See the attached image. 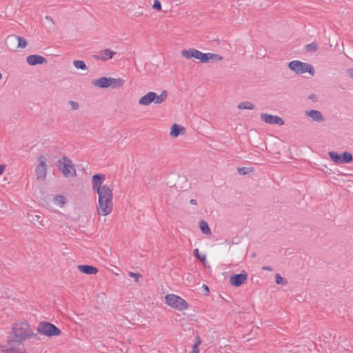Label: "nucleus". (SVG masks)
I'll use <instances>...</instances> for the list:
<instances>
[{"label": "nucleus", "mask_w": 353, "mask_h": 353, "mask_svg": "<svg viewBox=\"0 0 353 353\" xmlns=\"http://www.w3.org/2000/svg\"><path fill=\"white\" fill-rule=\"evenodd\" d=\"M199 225L200 230H201V232L203 234H210L211 231H210V229L208 224L206 221H200Z\"/></svg>", "instance_id": "nucleus-21"}, {"label": "nucleus", "mask_w": 353, "mask_h": 353, "mask_svg": "<svg viewBox=\"0 0 353 353\" xmlns=\"http://www.w3.org/2000/svg\"><path fill=\"white\" fill-rule=\"evenodd\" d=\"M46 20H48V21H51L52 23H54L53 19H52V18L51 17H50V16H46Z\"/></svg>", "instance_id": "nucleus-40"}, {"label": "nucleus", "mask_w": 353, "mask_h": 353, "mask_svg": "<svg viewBox=\"0 0 353 353\" xmlns=\"http://www.w3.org/2000/svg\"><path fill=\"white\" fill-rule=\"evenodd\" d=\"M17 35L15 34H10L8 35L6 40L5 43L6 46L12 51H16L17 49Z\"/></svg>", "instance_id": "nucleus-14"}, {"label": "nucleus", "mask_w": 353, "mask_h": 353, "mask_svg": "<svg viewBox=\"0 0 353 353\" xmlns=\"http://www.w3.org/2000/svg\"><path fill=\"white\" fill-rule=\"evenodd\" d=\"M26 61L30 65H36L46 63L47 59L39 54H31L26 57Z\"/></svg>", "instance_id": "nucleus-13"}, {"label": "nucleus", "mask_w": 353, "mask_h": 353, "mask_svg": "<svg viewBox=\"0 0 353 353\" xmlns=\"http://www.w3.org/2000/svg\"><path fill=\"white\" fill-rule=\"evenodd\" d=\"M1 78H2V74H1V73H0V80L1 79Z\"/></svg>", "instance_id": "nucleus-43"}, {"label": "nucleus", "mask_w": 353, "mask_h": 353, "mask_svg": "<svg viewBox=\"0 0 353 353\" xmlns=\"http://www.w3.org/2000/svg\"><path fill=\"white\" fill-rule=\"evenodd\" d=\"M185 128L177 124H174L170 132V135L172 137H177L180 134L185 133Z\"/></svg>", "instance_id": "nucleus-17"}, {"label": "nucleus", "mask_w": 353, "mask_h": 353, "mask_svg": "<svg viewBox=\"0 0 353 353\" xmlns=\"http://www.w3.org/2000/svg\"><path fill=\"white\" fill-rule=\"evenodd\" d=\"M248 279L245 272L234 274L230 278V283L235 287H239L244 283Z\"/></svg>", "instance_id": "nucleus-12"}, {"label": "nucleus", "mask_w": 353, "mask_h": 353, "mask_svg": "<svg viewBox=\"0 0 353 353\" xmlns=\"http://www.w3.org/2000/svg\"><path fill=\"white\" fill-rule=\"evenodd\" d=\"M116 54V52L110 49H105L101 51V59L103 61H107L111 59Z\"/></svg>", "instance_id": "nucleus-18"}, {"label": "nucleus", "mask_w": 353, "mask_h": 353, "mask_svg": "<svg viewBox=\"0 0 353 353\" xmlns=\"http://www.w3.org/2000/svg\"><path fill=\"white\" fill-rule=\"evenodd\" d=\"M57 163L59 170L65 176L69 177L76 176V170L74 168L72 161L67 157H62Z\"/></svg>", "instance_id": "nucleus-7"}, {"label": "nucleus", "mask_w": 353, "mask_h": 353, "mask_svg": "<svg viewBox=\"0 0 353 353\" xmlns=\"http://www.w3.org/2000/svg\"><path fill=\"white\" fill-rule=\"evenodd\" d=\"M201 341L198 338L196 343L193 345L192 352L190 353H199L198 346L200 345Z\"/></svg>", "instance_id": "nucleus-33"}, {"label": "nucleus", "mask_w": 353, "mask_h": 353, "mask_svg": "<svg viewBox=\"0 0 353 353\" xmlns=\"http://www.w3.org/2000/svg\"><path fill=\"white\" fill-rule=\"evenodd\" d=\"M69 103L71 106V108L74 110H77L79 107V103L76 101H70Z\"/></svg>", "instance_id": "nucleus-35"}, {"label": "nucleus", "mask_w": 353, "mask_h": 353, "mask_svg": "<svg viewBox=\"0 0 353 353\" xmlns=\"http://www.w3.org/2000/svg\"><path fill=\"white\" fill-rule=\"evenodd\" d=\"M17 38L18 39L17 43V49L25 48L28 45L27 41L23 37L21 36H17Z\"/></svg>", "instance_id": "nucleus-25"}, {"label": "nucleus", "mask_w": 353, "mask_h": 353, "mask_svg": "<svg viewBox=\"0 0 353 353\" xmlns=\"http://www.w3.org/2000/svg\"><path fill=\"white\" fill-rule=\"evenodd\" d=\"M167 98V91L163 90L161 94L158 95L155 92H149L145 95L139 99V103L141 105H148L152 102L159 104L163 102Z\"/></svg>", "instance_id": "nucleus-5"}, {"label": "nucleus", "mask_w": 353, "mask_h": 353, "mask_svg": "<svg viewBox=\"0 0 353 353\" xmlns=\"http://www.w3.org/2000/svg\"><path fill=\"white\" fill-rule=\"evenodd\" d=\"M129 276L134 279L135 281L138 283L139 281V279L141 277V275L138 273H134L132 272H129Z\"/></svg>", "instance_id": "nucleus-32"}, {"label": "nucleus", "mask_w": 353, "mask_h": 353, "mask_svg": "<svg viewBox=\"0 0 353 353\" xmlns=\"http://www.w3.org/2000/svg\"><path fill=\"white\" fill-rule=\"evenodd\" d=\"M33 334L29 330V325L27 323L23 322L19 324H16L13 327L12 337L8 339V343L15 342L21 343L27 338L32 336Z\"/></svg>", "instance_id": "nucleus-3"}, {"label": "nucleus", "mask_w": 353, "mask_h": 353, "mask_svg": "<svg viewBox=\"0 0 353 353\" xmlns=\"http://www.w3.org/2000/svg\"><path fill=\"white\" fill-rule=\"evenodd\" d=\"M181 55L188 59H196L199 62L206 63L207 53H203L195 48H189L188 50H183L181 52Z\"/></svg>", "instance_id": "nucleus-9"}, {"label": "nucleus", "mask_w": 353, "mask_h": 353, "mask_svg": "<svg viewBox=\"0 0 353 353\" xmlns=\"http://www.w3.org/2000/svg\"><path fill=\"white\" fill-rule=\"evenodd\" d=\"M0 349L1 350L2 352H16V353H24V350L23 349H21L19 351H17V350L14 347H8L7 345H0Z\"/></svg>", "instance_id": "nucleus-24"}, {"label": "nucleus", "mask_w": 353, "mask_h": 353, "mask_svg": "<svg viewBox=\"0 0 353 353\" xmlns=\"http://www.w3.org/2000/svg\"><path fill=\"white\" fill-rule=\"evenodd\" d=\"M254 105L250 101H243L238 105V108L240 110H253Z\"/></svg>", "instance_id": "nucleus-23"}, {"label": "nucleus", "mask_w": 353, "mask_h": 353, "mask_svg": "<svg viewBox=\"0 0 353 353\" xmlns=\"http://www.w3.org/2000/svg\"><path fill=\"white\" fill-rule=\"evenodd\" d=\"M153 8L157 10H161V3L159 0H154L153 6Z\"/></svg>", "instance_id": "nucleus-34"}, {"label": "nucleus", "mask_w": 353, "mask_h": 353, "mask_svg": "<svg viewBox=\"0 0 353 353\" xmlns=\"http://www.w3.org/2000/svg\"><path fill=\"white\" fill-rule=\"evenodd\" d=\"M275 282L278 285L287 284V281L284 278H283L279 274H275Z\"/></svg>", "instance_id": "nucleus-29"}, {"label": "nucleus", "mask_w": 353, "mask_h": 353, "mask_svg": "<svg viewBox=\"0 0 353 353\" xmlns=\"http://www.w3.org/2000/svg\"><path fill=\"white\" fill-rule=\"evenodd\" d=\"M73 65L77 69L87 70V65L83 61L75 60L73 61Z\"/></svg>", "instance_id": "nucleus-26"}, {"label": "nucleus", "mask_w": 353, "mask_h": 353, "mask_svg": "<svg viewBox=\"0 0 353 353\" xmlns=\"http://www.w3.org/2000/svg\"><path fill=\"white\" fill-rule=\"evenodd\" d=\"M347 72L349 77L353 79V68L348 69Z\"/></svg>", "instance_id": "nucleus-37"}, {"label": "nucleus", "mask_w": 353, "mask_h": 353, "mask_svg": "<svg viewBox=\"0 0 353 353\" xmlns=\"http://www.w3.org/2000/svg\"><path fill=\"white\" fill-rule=\"evenodd\" d=\"M341 157L342 163H348L353 161L352 154L349 152H344L341 154Z\"/></svg>", "instance_id": "nucleus-19"}, {"label": "nucleus", "mask_w": 353, "mask_h": 353, "mask_svg": "<svg viewBox=\"0 0 353 353\" xmlns=\"http://www.w3.org/2000/svg\"><path fill=\"white\" fill-rule=\"evenodd\" d=\"M194 254L195 255V256L199 259L202 262H204L205 261V254H201L199 252V250L197 248H196L194 250Z\"/></svg>", "instance_id": "nucleus-31"}, {"label": "nucleus", "mask_w": 353, "mask_h": 353, "mask_svg": "<svg viewBox=\"0 0 353 353\" xmlns=\"http://www.w3.org/2000/svg\"><path fill=\"white\" fill-rule=\"evenodd\" d=\"M92 189L97 192L99 196L98 214L100 216L110 214L113 208L112 189L107 185H103L105 176L103 174H94L92 179Z\"/></svg>", "instance_id": "nucleus-1"}, {"label": "nucleus", "mask_w": 353, "mask_h": 353, "mask_svg": "<svg viewBox=\"0 0 353 353\" xmlns=\"http://www.w3.org/2000/svg\"><path fill=\"white\" fill-rule=\"evenodd\" d=\"M6 166L4 165H0V174H2L5 170Z\"/></svg>", "instance_id": "nucleus-38"}, {"label": "nucleus", "mask_w": 353, "mask_h": 353, "mask_svg": "<svg viewBox=\"0 0 353 353\" xmlns=\"http://www.w3.org/2000/svg\"><path fill=\"white\" fill-rule=\"evenodd\" d=\"M78 270L88 275L96 274L98 272V269L97 268L89 265H79Z\"/></svg>", "instance_id": "nucleus-15"}, {"label": "nucleus", "mask_w": 353, "mask_h": 353, "mask_svg": "<svg viewBox=\"0 0 353 353\" xmlns=\"http://www.w3.org/2000/svg\"><path fill=\"white\" fill-rule=\"evenodd\" d=\"M237 171H238L239 174H240L241 175H245V174H247L252 172V168L241 167V168H238Z\"/></svg>", "instance_id": "nucleus-30"}, {"label": "nucleus", "mask_w": 353, "mask_h": 353, "mask_svg": "<svg viewBox=\"0 0 353 353\" xmlns=\"http://www.w3.org/2000/svg\"><path fill=\"white\" fill-rule=\"evenodd\" d=\"M190 203L191 204H192V205H196L197 204L196 201L195 199H190Z\"/></svg>", "instance_id": "nucleus-41"}, {"label": "nucleus", "mask_w": 353, "mask_h": 353, "mask_svg": "<svg viewBox=\"0 0 353 353\" xmlns=\"http://www.w3.org/2000/svg\"><path fill=\"white\" fill-rule=\"evenodd\" d=\"M262 270L272 271V268L270 266H263L262 268Z\"/></svg>", "instance_id": "nucleus-39"}, {"label": "nucleus", "mask_w": 353, "mask_h": 353, "mask_svg": "<svg viewBox=\"0 0 353 353\" xmlns=\"http://www.w3.org/2000/svg\"><path fill=\"white\" fill-rule=\"evenodd\" d=\"M38 161L39 163L36 167V175L37 179L43 180L46 179L47 173V167L46 164V158L44 156H39Z\"/></svg>", "instance_id": "nucleus-10"}, {"label": "nucleus", "mask_w": 353, "mask_h": 353, "mask_svg": "<svg viewBox=\"0 0 353 353\" xmlns=\"http://www.w3.org/2000/svg\"><path fill=\"white\" fill-rule=\"evenodd\" d=\"M203 287L204 288V290H206L208 292H209L208 287L205 284H203Z\"/></svg>", "instance_id": "nucleus-42"}, {"label": "nucleus", "mask_w": 353, "mask_h": 353, "mask_svg": "<svg viewBox=\"0 0 353 353\" xmlns=\"http://www.w3.org/2000/svg\"><path fill=\"white\" fill-rule=\"evenodd\" d=\"M91 84L99 88H119L121 87H131L134 85L132 83V79L125 75L123 77L113 78L103 77L91 81Z\"/></svg>", "instance_id": "nucleus-2"}, {"label": "nucleus", "mask_w": 353, "mask_h": 353, "mask_svg": "<svg viewBox=\"0 0 353 353\" xmlns=\"http://www.w3.org/2000/svg\"><path fill=\"white\" fill-rule=\"evenodd\" d=\"M54 202L57 205L62 206L65 203V198L63 196L58 195L54 198Z\"/></svg>", "instance_id": "nucleus-27"}, {"label": "nucleus", "mask_w": 353, "mask_h": 353, "mask_svg": "<svg viewBox=\"0 0 353 353\" xmlns=\"http://www.w3.org/2000/svg\"><path fill=\"white\" fill-rule=\"evenodd\" d=\"M288 67L290 70L293 71L297 74L307 72L311 76H314L315 72L314 68L311 64L304 63L299 60H294L289 62Z\"/></svg>", "instance_id": "nucleus-4"}, {"label": "nucleus", "mask_w": 353, "mask_h": 353, "mask_svg": "<svg viewBox=\"0 0 353 353\" xmlns=\"http://www.w3.org/2000/svg\"><path fill=\"white\" fill-rule=\"evenodd\" d=\"M261 119L268 124H277L279 125H284V121L279 116L272 115L268 113H261Z\"/></svg>", "instance_id": "nucleus-11"}, {"label": "nucleus", "mask_w": 353, "mask_h": 353, "mask_svg": "<svg viewBox=\"0 0 353 353\" xmlns=\"http://www.w3.org/2000/svg\"><path fill=\"white\" fill-rule=\"evenodd\" d=\"M222 59H223V57L218 54H214V53H210V52L207 53L206 63H208L210 60H212L213 61H221Z\"/></svg>", "instance_id": "nucleus-22"}, {"label": "nucleus", "mask_w": 353, "mask_h": 353, "mask_svg": "<svg viewBox=\"0 0 353 353\" xmlns=\"http://www.w3.org/2000/svg\"><path fill=\"white\" fill-rule=\"evenodd\" d=\"M305 49L307 52H316L318 49V46L316 42H312L305 46Z\"/></svg>", "instance_id": "nucleus-28"}, {"label": "nucleus", "mask_w": 353, "mask_h": 353, "mask_svg": "<svg viewBox=\"0 0 353 353\" xmlns=\"http://www.w3.org/2000/svg\"><path fill=\"white\" fill-rule=\"evenodd\" d=\"M165 303L179 311L184 310L188 308V303L181 297L173 294H168L165 296Z\"/></svg>", "instance_id": "nucleus-6"}, {"label": "nucleus", "mask_w": 353, "mask_h": 353, "mask_svg": "<svg viewBox=\"0 0 353 353\" xmlns=\"http://www.w3.org/2000/svg\"><path fill=\"white\" fill-rule=\"evenodd\" d=\"M305 115L316 122H322L324 120L322 114L318 110H311L305 111Z\"/></svg>", "instance_id": "nucleus-16"}, {"label": "nucleus", "mask_w": 353, "mask_h": 353, "mask_svg": "<svg viewBox=\"0 0 353 353\" xmlns=\"http://www.w3.org/2000/svg\"><path fill=\"white\" fill-rule=\"evenodd\" d=\"M308 99L313 102H316L317 101L318 97L316 94H312L310 96H308Z\"/></svg>", "instance_id": "nucleus-36"}, {"label": "nucleus", "mask_w": 353, "mask_h": 353, "mask_svg": "<svg viewBox=\"0 0 353 353\" xmlns=\"http://www.w3.org/2000/svg\"><path fill=\"white\" fill-rule=\"evenodd\" d=\"M37 331L48 336H58L61 333V330L58 327L48 322H41L38 325Z\"/></svg>", "instance_id": "nucleus-8"}, {"label": "nucleus", "mask_w": 353, "mask_h": 353, "mask_svg": "<svg viewBox=\"0 0 353 353\" xmlns=\"http://www.w3.org/2000/svg\"><path fill=\"white\" fill-rule=\"evenodd\" d=\"M328 155L330 158L336 164H341V154H339L337 152L334 151H330L328 152Z\"/></svg>", "instance_id": "nucleus-20"}]
</instances>
